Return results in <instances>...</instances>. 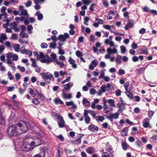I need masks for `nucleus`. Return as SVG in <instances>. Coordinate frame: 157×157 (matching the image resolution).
Here are the masks:
<instances>
[{"label": "nucleus", "instance_id": "f257e3e1", "mask_svg": "<svg viewBox=\"0 0 157 157\" xmlns=\"http://www.w3.org/2000/svg\"><path fill=\"white\" fill-rule=\"evenodd\" d=\"M19 129L15 125L11 126L8 127L7 130L8 136L9 137H12L20 134L21 132L19 131Z\"/></svg>", "mask_w": 157, "mask_h": 157}, {"label": "nucleus", "instance_id": "f03ea898", "mask_svg": "<svg viewBox=\"0 0 157 157\" xmlns=\"http://www.w3.org/2000/svg\"><path fill=\"white\" fill-rule=\"evenodd\" d=\"M40 75L42 76V78L44 80L45 82H47L48 83H50L52 79L53 78L52 75L49 72H42Z\"/></svg>", "mask_w": 157, "mask_h": 157}, {"label": "nucleus", "instance_id": "7ed1b4c3", "mask_svg": "<svg viewBox=\"0 0 157 157\" xmlns=\"http://www.w3.org/2000/svg\"><path fill=\"white\" fill-rule=\"evenodd\" d=\"M103 104L104 105V110L107 109L108 108V106L106 104L107 103H108L109 104L110 106L111 107H115V105L114 104V101L113 99H109L107 100L105 98H104L103 99Z\"/></svg>", "mask_w": 157, "mask_h": 157}, {"label": "nucleus", "instance_id": "20e7f679", "mask_svg": "<svg viewBox=\"0 0 157 157\" xmlns=\"http://www.w3.org/2000/svg\"><path fill=\"white\" fill-rule=\"evenodd\" d=\"M17 125L18 127V128L20 129L19 131L21 132V133L25 132L27 131L28 128L26 124L23 125L21 123H19Z\"/></svg>", "mask_w": 157, "mask_h": 157}, {"label": "nucleus", "instance_id": "39448f33", "mask_svg": "<svg viewBox=\"0 0 157 157\" xmlns=\"http://www.w3.org/2000/svg\"><path fill=\"white\" fill-rule=\"evenodd\" d=\"M120 113L118 112H116L114 114H111L109 116H107V119H109L110 121H113V119H116L119 117Z\"/></svg>", "mask_w": 157, "mask_h": 157}, {"label": "nucleus", "instance_id": "423d86ee", "mask_svg": "<svg viewBox=\"0 0 157 157\" xmlns=\"http://www.w3.org/2000/svg\"><path fill=\"white\" fill-rule=\"evenodd\" d=\"M24 7L23 6H20L19 7V11L21 12L20 15L21 17L22 16H24L27 17H28L29 16V15L27 11L26 10L24 9Z\"/></svg>", "mask_w": 157, "mask_h": 157}, {"label": "nucleus", "instance_id": "0eeeda50", "mask_svg": "<svg viewBox=\"0 0 157 157\" xmlns=\"http://www.w3.org/2000/svg\"><path fill=\"white\" fill-rule=\"evenodd\" d=\"M73 83L70 82L65 85H63V88L62 90V92H66L67 90H69L73 86Z\"/></svg>", "mask_w": 157, "mask_h": 157}, {"label": "nucleus", "instance_id": "6e6552de", "mask_svg": "<svg viewBox=\"0 0 157 157\" xmlns=\"http://www.w3.org/2000/svg\"><path fill=\"white\" fill-rule=\"evenodd\" d=\"M40 61L42 63H46L48 64L53 61V59L47 56L45 58L41 59Z\"/></svg>", "mask_w": 157, "mask_h": 157}, {"label": "nucleus", "instance_id": "1a4fd4ad", "mask_svg": "<svg viewBox=\"0 0 157 157\" xmlns=\"http://www.w3.org/2000/svg\"><path fill=\"white\" fill-rule=\"evenodd\" d=\"M42 144V142L40 139L38 138L36 139L34 141L31 142L30 144V145L31 146L34 145L35 147L37 146L41 145Z\"/></svg>", "mask_w": 157, "mask_h": 157}, {"label": "nucleus", "instance_id": "9d476101", "mask_svg": "<svg viewBox=\"0 0 157 157\" xmlns=\"http://www.w3.org/2000/svg\"><path fill=\"white\" fill-rule=\"evenodd\" d=\"M150 121L148 118L144 119L143 121V127L145 128H147L149 127V128H151V126L150 125Z\"/></svg>", "mask_w": 157, "mask_h": 157}, {"label": "nucleus", "instance_id": "9b49d317", "mask_svg": "<svg viewBox=\"0 0 157 157\" xmlns=\"http://www.w3.org/2000/svg\"><path fill=\"white\" fill-rule=\"evenodd\" d=\"M58 120V124L59 127L60 128H63L65 126V122L62 117L60 116L57 119Z\"/></svg>", "mask_w": 157, "mask_h": 157}, {"label": "nucleus", "instance_id": "f8f14e48", "mask_svg": "<svg viewBox=\"0 0 157 157\" xmlns=\"http://www.w3.org/2000/svg\"><path fill=\"white\" fill-rule=\"evenodd\" d=\"M88 130L90 131L95 132L96 131H98V128L97 126H96L94 124H91L89 125L88 127Z\"/></svg>", "mask_w": 157, "mask_h": 157}, {"label": "nucleus", "instance_id": "ddd939ff", "mask_svg": "<svg viewBox=\"0 0 157 157\" xmlns=\"http://www.w3.org/2000/svg\"><path fill=\"white\" fill-rule=\"evenodd\" d=\"M91 63L92 65L91 64L89 65V68L91 70H93L94 69V67H96L98 64L97 60L94 59L92 60Z\"/></svg>", "mask_w": 157, "mask_h": 157}, {"label": "nucleus", "instance_id": "4468645a", "mask_svg": "<svg viewBox=\"0 0 157 157\" xmlns=\"http://www.w3.org/2000/svg\"><path fill=\"white\" fill-rule=\"evenodd\" d=\"M61 96L63 98L65 99H70L72 98L71 94H67L66 92H62Z\"/></svg>", "mask_w": 157, "mask_h": 157}, {"label": "nucleus", "instance_id": "2eb2a0df", "mask_svg": "<svg viewBox=\"0 0 157 157\" xmlns=\"http://www.w3.org/2000/svg\"><path fill=\"white\" fill-rule=\"evenodd\" d=\"M107 51L109 54L117 53V50L115 48L112 49L110 48H109L107 49Z\"/></svg>", "mask_w": 157, "mask_h": 157}, {"label": "nucleus", "instance_id": "dca6fc26", "mask_svg": "<svg viewBox=\"0 0 157 157\" xmlns=\"http://www.w3.org/2000/svg\"><path fill=\"white\" fill-rule=\"evenodd\" d=\"M128 130V128L124 127L121 132V134L123 136H126L127 135Z\"/></svg>", "mask_w": 157, "mask_h": 157}, {"label": "nucleus", "instance_id": "f3484780", "mask_svg": "<svg viewBox=\"0 0 157 157\" xmlns=\"http://www.w3.org/2000/svg\"><path fill=\"white\" fill-rule=\"evenodd\" d=\"M7 39V37L5 33H2L0 36V43H3L4 41Z\"/></svg>", "mask_w": 157, "mask_h": 157}, {"label": "nucleus", "instance_id": "a211bd4d", "mask_svg": "<svg viewBox=\"0 0 157 157\" xmlns=\"http://www.w3.org/2000/svg\"><path fill=\"white\" fill-rule=\"evenodd\" d=\"M68 62H69L72 65V66L74 68H76L77 67V66L75 64V61L72 59L71 57H70L68 60Z\"/></svg>", "mask_w": 157, "mask_h": 157}, {"label": "nucleus", "instance_id": "6ab92c4d", "mask_svg": "<svg viewBox=\"0 0 157 157\" xmlns=\"http://www.w3.org/2000/svg\"><path fill=\"white\" fill-rule=\"evenodd\" d=\"M81 142V138L78 137V136L77 135L75 137V140L72 141V143L75 144H80Z\"/></svg>", "mask_w": 157, "mask_h": 157}, {"label": "nucleus", "instance_id": "aec40b11", "mask_svg": "<svg viewBox=\"0 0 157 157\" xmlns=\"http://www.w3.org/2000/svg\"><path fill=\"white\" fill-rule=\"evenodd\" d=\"M45 151L44 150H41L38 154L35 155L33 157H44Z\"/></svg>", "mask_w": 157, "mask_h": 157}, {"label": "nucleus", "instance_id": "412c9836", "mask_svg": "<svg viewBox=\"0 0 157 157\" xmlns=\"http://www.w3.org/2000/svg\"><path fill=\"white\" fill-rule=\"evenodd\" d=\"M35 15L37 17V18L38 20H42L43 18V14L40 13L39 11H37L35 14Z\"/></svg>", "mask_w": 157, "mask_h": 157}, {"label": "nucleus", "instance_id": "4be33fe9", "mask_svg": "<svg viewBox=\"0 0 157 157\" xmlns=\"http://www.w3.org/2000/svg\"><path fill=\"white\" fill-rule=\"evenodd\" d=\"M147 67H142L136 70L137 73L138 74H142L144 73L145 69Z\"/></svg>", "mask_w": 157, "mask_h": 157}, {"label": "nucleus", "instance_id": "5701e85b", "mask_svg": "<svg viewBox=\"0 0 157 157\" xmlns=\"http://www.w3.org/2000/svg\"><path fill=\"white\" fill-rule=\"evenodd\" d=\"M86 151L88 154H92L94 153V150L93 147H90L86 148Z\"/></svg>", "mask_w": 157, "mask_h": 157}, {"label": "nucleus", "instance_id": "b1692460", "mask_svg": "<svg viewBox=\"0 0 157 157\" xmlns=\"http://www.w3.org/2000/svg\"><path fill=\"white\" fill-rule=\"evenodd\" d=\"M105 150L109 152H110L113 150V148L109 142H107L106 144Z\"/></svg>", "mask_w": 157, "mask_h": 157}, {"label": "nucleus", "instance_id": "393cba45", "mask_svg": "<svg viewBox=\"0 0 157 157\" xmlns=\"http://www.w3.org/2000/svg\"><path fill=\"white\" fill-rule=\"evenodd\" d=\"M54 101L55 103L56 104H64L63 101L59 98H56Z\"/></svg>", "mask_w": 157, "mask_h": 157}, {"label": "nucleus", "instance_id": "a878e982", "mask_svg": "<svg viewBox=\"0 0 157 157\" xmlns=\"http://www.w3.org/2000/svg\"><path fill=\"white\" fill-rule=\"evenodd\" d=\"M82 104L84 105L86 107L89 106L90 105V102L86 99H83L82 100Z\"/></svg>", "mask_w": 157, "mask_h": 157}, {"label": "nucleus", "instance_id": "bb28decb", "mask_svg": "<svg viewBox=\"0 0 157 157\" xmlns=\"http://www.w3.org/2000/svg\"><path fill=\"white\" fill-rule=\"evenodd\" d=\"M6 62L10 67L15 65L13 62V60L11 59H6Z\"/></svg>", "mask_w": 157, "mask_h": 157}, {"label": "nucleus", "instance_id": "cd10ccee", "mask_svg": "<svg viewBox=\"0 0 157 157\" xmlns=\"http://www.w3.org/2000/svg\"><path fill=\"white\" fill-rule=\"evenodd\" d=\"M122 146L123 149L124 150H126L128 149V146L127 143L124 141H122Z\"/></svg>", "mask_w": 157, "mask_h": 157}, {"label": "nucleus", "instance_id": "c85d7f7f", "mask_svg": "<svg viewBox=\"0 0 157 157\" xmlns=\"http://www.w3.org/2000/svg\"><path fill=\"white\" fill-rule=\"evenodd\" d=\"M58 40L61 42H64L66 40V39L63 35H60L59 36Z\"/></svg>", "mask_w": 157, "mask_h": 157}, {"label": "nucleus", "instance_id": "c756f323", "mask_svg": "<svg viewBox=\"0 0 157 157\" xmlns=\"http://www.w3.org/2000/svg\"><path fill=\"white\" fill-rule=\"evenodd\" d=\"M20 36L22 38H27L29 37L28 35L24 31H21L20 33Z\"/></svg>", "mask_w": 157, "mask_h": 157}, {"label": "nucleus", "instance_id": "7c9ffc66", "mask_svg": "<svg viewBox=\"0 0 157 157\" xmlns=\"http://www.w3.org/2000/svg\"><path fill=\"white\" fill-rule=\"evenodd\" d=\"M56 63L60 68H63L65 66V64L63 62H61L58 60H56Z\"/></svg>", "mask_w": 157, "mask_h": 157}, {"label": "nucleus", "instance_id": "2f4dec72", "mask_svg": "<svg viewBox=\"0 0 157 157\" xmlns=\"http://www.w3.org/2000/svg\"><path fill=\"white\" fill-rule=\"evenodd\" d=\"M121 56L117 55V58L115 59V61L118 64H120L121 63Z\"/></svg>", "mask_w": 157, "mask_h": 157}, {"label": "nucleus", "instance_id": "473e14b6", "mask_svg": "<svg viewBox=\"0 0 157 157\" xmlns=\"http://www.w3.org/2000/svg\"><path fill=\"white\" fill-rule=\"evenodd\" d=\"M21 21H24V23L26 25L28 24L29 23L28 19L24 17H21Z\"/></svg>", "mask_w": 157, "mask_h": 157}, {"label": "nucleus", "instance_id": "72a5a7b5", "mask_svg": "<svg viewBox=\"0 0 157 157\" xmlns=\"http://www.w3.org/2000/svg\"><path fill=\"white\" fill-rule=\"evenodd\" d=\"M49 44H50L49 47L50 48L53 49H55L56 48L57 44L56 42H51L49 43Z\"/></svg>", "mask_w": 157, "mask_h": 157}, {"label": "nucleus", "instance_id": "f704fd0d", "mask_svg": "<svg viewBox=\"0 0 157 157\" xmlns=\"http://www.w3.org/2000/svg\"><path fill=\"white\" fill-rule=\"evenodd\" d=\"M29 93L33 97H34L36 95V92L32 88H29Z\"/></svg>", "mask_w": 157, "mask_h": 157}, {"label": "nucleus", "instance_id": "c9c22d12", "mask_svg": "<svg viewBox=\"0 0 157 157\" xmlns=\"http://www.w3.org/2000/svg\"><path fill=\"white\" fill-rule=\"evenodd\" d=\"M133 26V24L131 22L128 23L125 27V29L126 30H128L130 28H132Z\"/></svg>", "mask_w": 157, "mask_h": 157}, {"label": "nucleus", "instance_id": "e433bc0d", "mask_svg": "<svg viewBox=\"0 0 157 157\" xmlns=\"http://www.w3.org/2000/svg\"><path fill=\"white\" fill-rule=\"evenodd\" d=\"M121 52L122 53L124 54L126 51V48L124 45H121L120 47Z\"/></svg>", "mask_w": 157, "mask_h": 157}, {"label": "nucleus", "instance_id": "4c0bfd02", "mask_svg": "<svg viewBox=\"0 0 157 157\" xmlns=\"http://www.w3.org/2000/svg\"><path fill=\"white\" fill-rule=\"evenodd\" d=\"M31 62L32 63V66L33 67H36L37 66V65L36 64V62L35 59H34L33 58H31Z\"/></svg>", "mask_w": 157, "mask_h": 157}, {"label": "nucleus", "instance_id": "58836bf2", "mask_svg": "<svg viewBox=\"0 0 157 157\" xmlns=\"http://www.w3.org/2000/svg\"><path fill=\"white\" fill-rule=\"evenodd\" d=\"M32 102L35 105H37L40 104V101L37 98H34L32 101Z\"/></svg>", "mask_w": 157, "mask_h": 157}, {"label": "nucleus", "instance_id": "ea45409f", "mask_svg": "<svg viewBox=\"0 0 157 157\" xmlns=\"http://www.w3.org/2000/svg\"><path fill=\"white\" fill-rule=\"evenodd\" d=\"M51 114L53 117H56L57 119L61 116L59 114L54 112H52Z\"/></svg>", "mask_w": 157, "mask_h": 157}, {"label": "nucleus", "instance_id": "a19ab883", "mask_svg": "<svg viewBox=\"0 0 157 157\" xmlns=\"http://www.w3.org/2000/svg\"><path fill=\"white\" fill-rule=\"evenodd\" d=\"M3 21L4 22H6V24H4L3 25V27L6 28V29L7 28V26H8L9 25V22L10 21L9 20H3Z\"/></svg>", "mask_w": 157, "mask_h": 157}, {"label": "nucleus", "instance_id": "79ce46f5", "mask_svg": "<svg viewBox=\"0 0 157 157\" xmlns=\"http://www.w3.org/2000/svg\"><path fill=\"white\" fill-rule=\"evenodd\" d=\"M84 21L83 22L84 24L86 26L88 25V24L87 22L89 21L90 19L89 18L87 17H84Z\"/></svg>", "mask_w": 157, "mask_h": 157}, {"label": "nucleus", "instance_id": "37998d69", "mask_svg": "<svg viewBox=\"0 0 157 157\" xmlns=\"http://www.w3.org/2000/svg\"><path fill=\"white\" fill-rule=\"evenodd\" d=\"M125 94L130 99H132L133 98V95L132 93L130 92L128 90L126 91Z\"/></svg>", "mask_w": 157, "mask_h": 157}, {"label": "nucleus", "instance_id": "c03bdc74", "mask_svg": "<svg viewBox=\"0 0 157 157\" xmlns=\"http://www.w3.org/2000/svg\"><path fill=\"white\" fill-rule=\"evenodd\" d=\"M98 117V118L96 119L97 121L103 122L105 119V117L103 116H99Z\"/></svg>", "mask_w": 157, "mask_h": 157}, {"label": "nucleus", "instance_id": "a18cd8bd", "mask_svg": "<svg viewBox=\"0 0 157 157\" xmlns=\"http://www.w3.org/2000/svg\"><path fill=\"white\" fill-rule=\"evenodd\" d=\"M76 55L78 57L81 58L83 54L79 51L78 50L76 52Z\"/></svg>", "mask_w": 157, "mask_h": 157}, {"label": "nucleus", "instance_id": "49530a36", "mask_svg": "<svg viewBox=\"0 0 157 157\" xmlns=\"http://www.w3.org/2000/svg\"><path fill=\"white\" fill-rule=\"evenodd\" d=\"M141 51L144 54H147L148 53L147 49L144 47H143L141 49Z\"/></svg>", "mask_w": 157, "mask_h": 157}, {"label": "nucleus", "instance_id": "de8ad7c7", "mask_svg": "<svg viewBox=\"0 0 157 157\" xmlns=\"http://www.w3.org/2000/svg\"><path fill=\"white\" fill-rule=\"evenodd\" d=\"M17 26V25L15 22L11 23L10 24V28L12 29L15 28Z\"/></svg>", "mask_w": 157, "mask_h": 157}, {"label": "nucleus", "instance_id": "09e8293b", "mask_svg": "<svg viewBox=\"0 0 157 157\" xmlns=\"http://www.w3.org/2000/svg\"><path fill=\"white\" fill-rule=\"evenodd\" d=\"M95 39L94 36L92 34L90 35L89 37V40L93 42H94Z\"/></svg>", "mask_w": 157, "mask_h": 157}, {"label": "nucleus", "instance_id": "8fccbe9b", "mask_svg": "<svg viewBox=\"0 0 157 157\" xmlns=\"http://www.w3.org/2000/svg\"><path fill=\"white\" fill-rule=\"evenodd\" d=\"M33 28L31 25H29L28 26L27 29L29 33L31 34L32 33V29H33Z\"/></svg>", "mask_w": 157, "mask_h": 157}, {"label": "nucleus", "instance_id": "3c124183", "mask_svg": "<svg viewBox=\"0 0 157 157\" xmlns=\"http://www.w3.org/2000/svg\"><path fill=\"white\" fill-rule=\"evenodd\" d=\"M20 47L19 44H16L14 46V49L16 52H18L19 51Z\"/></svg>", "mask_w": 157, "mask_h": 157}, {"label": "nucleus", "instance_id": "603ef678", "mask_svg": "<svg viewBox=\"0 0 157 157\" xmlns=\"http://www.w3.org/2000/svg\"><path fill=\"white\" fill-rule=\"evenodd\" d=\"M17 68L22 72H24L25 71V68L24 67H21L18 65L17 66Z\"/></svg>", "mask_w": 157, "mask_h": 157}, {"label": "nucleus", "instance_id": "864d4df0", "mask_svg": "<svg viewBox=\"0 0 157 157\" xmlns=\"http://www.w3.org/2000/svg\"><path fill=\"white\" fill-rule=\"evenodd\" d=\"M135 144L138 147L140 148L142 146V144L140 141L138 140H137L135 142Z\"/></svg>", "mask_w": 157, "mask_h": 157}, {"label": "nucleus", "instance_id": "5fc2aeb1", "mask_svg": "<svg viewBox=\"0 0 157 157\" xmlns=\"http://www.w3.org/2000/svg\"><path fill=\"white\" fill-rule=\"evenodd\" d=\"M83 3L85 5H89L91 2L90 0H82Z\"/></svg>", "mask_w": 157, "mask_h": 157}, {"label": "nucleus", "instance_id": "6e6d98bb", "mask_svg": "<svg viewBox=\"0 0 157 157\" xmlns=\"http://www.w3.org/2000/svg\"><path fill=\"white\" fill-rule=\"evenodd\" d=\"M105 71V70L101 71L100 75L99 77V79H100L101 78H103L104 77Z\"/></svg>", "mask_w": 157, "mask_h": 157}, {"label": "nucleus", "instance_id": "4d7b16f0", "mask_svg": "<svg viewBox=\"0 0 157 157\" xmlns=\"http://www.w3.org/2000/svg\"><path fill=\"white\" fill-rule=\"evenodd\" d=\"M90 119L89 116L85 117V121L86 123L88 124L90 121Z\"/></svg>", "mask_w": 157, "mask_h": 157}, {"label": "nucleus", "instance_id": "13d9d810", "mask_svg": "<svg viewBox=\"0 0 157 157\" xmlns=\"http://www.w3.org/2000/svg\"><path fill=\"white\" fill-rule=\"evenodd\" d=\"M13 54L12 53H9L6 54V59H11V58L12 57Z\"/></svg>", "mask_w": 157, "mask_h": 157}, {"label": "nucleus", "instance_id": "bf43d9fd", "mask_svg": "<svg viewBox=\"0 0 157 157\" xmlns=\"http://www.w3.org/2000/svg\"><path fill=\"white\" fill-rule=\"evenodd\" d=\"M5 44V45L6 46V47L8 48H10L11 47V44L8 41H6V42Z\"/></svg>", "mask_w": 157, "mask_h": 157}, {"label": "nucleus", "instance_id": "052dcab7", "mask_svg": "<svg viewBox=\"0 0 157 157\" xmlns=\"http://www.w3.org/2000/svg\"><path fill=\"white\" fill-rule=\"evenodd\" d=\"M125 73L123 69H119L118 74L119 75H124Z\"/></svg>", "mask_w": 157, "mask_h": 157}, {"label": "nucleus", "instance_id": "680f3d73", "mask_svg": "<svg viewBox=\"0 0 157 157\" xmlns=\"http://www.w3.org/2000/svg\"><path fill=\"white\" fill-rule=\"evenodd\" d=\"M129 84L130 82H126L124 84V86L126 91L128 90V88L129 85Z\"/></svg>", "mask_w": 157, "mask_h": 157}, {"label": "nucleus", "instance_id": "e2e57ef3", "mask_svg": "<svg viewBox=\"0 0 157 157\" xmlns=\"http://www.w3.org/2000/svg\"><path fill=\"white\" fill-rule=\"evenodd\" d=\"M5 49V46L4 45L2 44L0 45V54H1Z\"/></svg>", "mask_w": 157, "mask_h": 157}, {"label": "nucleus", "instance_id": "0e129e2a", "mask_svg": "<svg viewBox=\"0 0 157 157\" xmlns=\"http://www.w3.org/2000/svg\"><path fill=\"white\" fill-rule=\"evenodd\" d=\"M95 20L98 21L99 24H103L104 23V21L102 19L96 18Z\"/></svg>", "mask_w": 157, "mask_h": 157}, {"label": "nucleus", "instance_id": "69168bd1", "mask_svg": "<svg viewBox=\"0 0 157 157\" xmlns=\"http://www.w3.org/2000/svg\"><path fill=\"white\" fill-rule=\"evenodd\" d=\"M148 116L149 118H151L154 114L153 111L151 110L148 111Z\"/></svg>", "mask_w": 157, "mask_h": 157}, {"label": "nucleus", "instance_id": "338daca9", "mask_svg": "<svg viewBox=\"0 0 157 157\" xmlns=\"http://www.w3.org/2000/svg\"><path fill=\"white\" fill-rule=\"evenodd\" d=\"M13 60V61H17L18 59V56L16 54H13L12 56Z\"/></svg>", "mask_w": 157, "mask_h": 157}, {"label": "nucleus", "instance_id": "774afa93", "mask_svg": "<svg viewBox=\"0 0 157 157\" xmlns=\"http://www.w3.org/2000/svg\"><path fill=\"white\" fill-rule=\"evenodd\" d=\"M7 75L8 77L9 78L10 80H12L13 79V77L12 75V74L10 72H8L7 73Z\"/></svg>", "mask_w": 157, "mask_h": 157}]
</instances>
